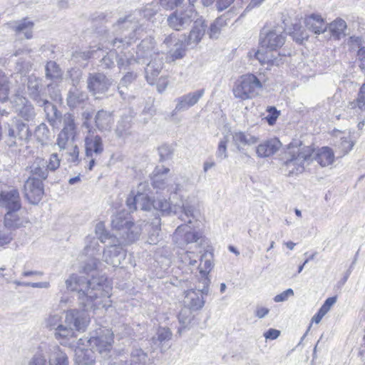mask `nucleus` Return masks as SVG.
I'll use <instances>...</instances> for the list:
<instances>
[{
	"mask_svg": "<svg viewBox=\"0 0 365 365\" xmlns=\"http://www.w3.org/2000/svg\"><path fill=\"white\" fill-rule=\"evenodd\" d=\"M0 202L7 211L20 210V208H21V197L18 190L11 189L9 190L2 191L0 194Z\"/></svg>",
	"mask_w": 365,
	"mask_h": 365,
	"instance_id": "obj_22",
	"label": "nucleus"
},
{
	"mask_svg": "<svg viewBox=\"0 0 365 365\" xmlns=\"http://www.w3.org/2000/svg\"><path fill=\"white\" fill-rule=\"evenodd\" d=\"M153 209L160 211L163 215H170L171 213L178 214L180 207H177V205H171L165 199H157L154 200Z\"/></svg>",
	"mask_w": 365,
	"mask_h": 365,
	"instance_id": "obj_39",
	"label": "nucleus"
},
{
	"mask_svg": "<svg viewBox=\"0 0 365 365\" xmlns=\"http://www.w3.org/2000/svg\"><path fill=\"white\" fill-rule=\"evenodd\" d=\"M140 63L137 57L133 56H128L125 53L119 56L117 59V64L120 70L130 69L135 64Z\"/></svg>",
	"mask_w": 365,
	"mask_h": 365,
	"instance_id": "obj_47",
	"label": "nucleus"
},
{
	"mask_svg": "<svg viewBox=\"0 0 365 365\" xmlns=\"http://www.w3.org/2000/svg\"><path fill=\"white\" fill-rule=\"evenodd\" d=\"M114 28L120 35L112 41L113 46L117 48H125L131 45L143 31L142 25L134 14L120 19L114 25Z\"/></svg>",
	"mask_w": 365,
	"mask_h": 365,
	"instance_id": "obj_3",
	"label": "nucleus"
},
{
	"mask_svg": "<svg viewBox=\"0 0 365 365\" xmlns=\"http://www.w3.org/2000/svg\"><path fill=\"white\" fill-rule=\"evenodd\" d=\"M198 253L200 254L199 257L200 263L199 264H197L196 269L199 270L201 276L200 282L202 284V292L203 293H208V287L210 280L207 276L213 267L212 262V255L210 252L202 250V248L198 250Z\"/></svg>",
	"mask_w": 365,
	"mask_h": 365,
	"instance_id": "obj_11",
	"label": "nucleus"
},
{
	"mask_svg": "<svg viewBox=\"0 0 365 365\" xmlns=\"http://www.w3.org/2000/svg\"><path fill=\"white\" fill-rule=\"evenodd\" d=\"M207 25L202 19H197L195 21L194 25L185 40V44L190 48H194L201 41L205 34Z\"/></svg>",
	"mask_w": 365,
	"mask_h": 365,
	"instance_id": "obj_24",
	"label": "nucleus"
},
{
	"mask_svg": "<svg viewBox=\"0 0 365 365\" xmlns=\"http://www.w3.org/2000/svg\"><path fill=\"white\" fill-rule=\"evenodd\" d=\"M63 130L72 132L76 134V125L75 123V117L70 113H66L63 115Z\"/></svg>",
	"mask_w": 365,
	"mask_h": 365,
	"instance_id": "obj_54",
	"label": "nucleus"
},
{
	"mask_svg": "<svg viewBox=\"0 0 365 365\" xmlns=\"http://www.w3.org/2000/svg\"><path fill=\"white\" fill-rule=\"evenodd\" d=\"M173 240L180 246L195 242L200 250L205 238L200 232L192 230L189 225L185 224L177 227L173 235Z\"/></svg>",
	"mask_w": 365,
	"mask_h": 365,
	"instance_id": "obj_9",
	"label": "nucleus"
},
{
	"mask_svg": "<svg viewBox=\"0 0 365 365\" xmlns=\"http://www.w3.org/2000/svg\"><path fill=\"white\" fill-rule=\"evenodd\" d=\"M177 207H180V209L178 210V213L182 212L184 216L187 217V223L190 224L192 222L191 218L194 219L196 217L197 210L195 207L187 202L182 203V205H177Z\"/></svg>",
	"mask_w": 365,
	"mask_h": 365,
	"instance_id": "obj_53",
	"label": "nucleus"
},
{
	"mask_svg": "<svg viewBox=\"0 0 365 365\" xmlns=\"http://www.w3.org/2000/svg\"><path fill=\"white\" fill-rule=\"evenodd\" d=\"M4 227L9 230L26 227L29 223L26 211L23 210H13L7 211L4 215Z\"/></svg>",
	"mask_w": 365,
	"mask_h": 365,
	"instance_id": "obj_15",
	"label": "nucleus"
},
{
	"mask_svg": "<svg viewBox=\"0 0 365 365\" xmlns=\"http://www.w3.org/2000/svg\"><path fill=\"white\" fill-rule=\"evenodd\" d=\"M101 246L98 240L95 237H88L86 238V245L84 248V252L86 255L94 257L100 251Z\"/></svg>",
	"mask_w": 365,
	"mask_h": 365,
	"instance_id": "obj_50",
	"label": "nucleus"
},
{
	"mask_svg": "<svg viewBox=\"0 0 365 365\" xmlns=\"http://www.w3.org/2000/svg\"><path fill=\"white\" fill-rule=\"evenodd\" d=\"M41 80L34 76H31L28 79V93L30 98L36 103H41L44 99L41 93Z\"/></svg>",
	"mask_w": 365,
	"mask_h": 365,
	"instance_id": "obj_32",
	"label": "nucleus"
},
{
	"mask_svg": "<svg viewBox=\"0 0 365 365\" xmlns=\"http://www.w3.org/2000/svg\"><path fill=\"white\" fill-rule=\"evenodd\" d=\"M154 56V58H151L152 60L147 63V66L145 68V77L148 80L149 78L153 80L155 77H157L160 73L163 66V57H160V56Z\"/></svg>",
	"mask_w": 365,
	"mask_h": 365,
	"instance_id": "obj_34",
	"label": "nucleus"
},
{
	"mask_svg": "<svg viewBox=\"0 0 365 365\" xmlns=\"http://www.w3.org/2000/svg\"><path fill=\"white\" fill-rule=\"evenodd\" d=\"M281 146L282 143L277 138H270L256 147V153L259 158H267L275 154Z\"/></svg>",
	"mask_w": 365,
	"mask_h": 365,
	"instance_id": "obj_27",
	"label": "nucleus"
},
{
	"mask_svg": "<svg viewBox=\"0 0 365 365\" xmlns=\"http://www.w3.org/2000/svg\"><path fill=\"white\" fill-rule=\"evenodd\" d=\"M11 103L19 117L28 122L34 120L36 117L34 108L25 97L17 94L13 98Z\"/></svg>",
	"mask_w": 365,
	"mask_h": 365,
	"instance_id": "obj_16",
	"label": "nucleus"
},
{
	"mask_svg": "<svg viewBox=\"0 0 365 365\" xmlns=\"http://www.w3.org/2000/svg\"><path fill=\"white\" fill-rule=\"evenodd\" d=\"M262 88L261 81L254 74L244 75L233 88L234 96L241 100L256 96Z\"/></svg>",
	"mask_w": 365,
	"mask_h": 365,
	"instance_id": "obj_5",
	"label": "nucleus"
},
{
	"mask_svg": "<svg viewBox=\"0 0 365 365\" xmlns=\"http://www.w3.org/2000/svg\"><path fill=\"white\" fill-rule=\"evenodd\" d=\"M45 71L46 77L49 79H58L62 76V72L58 65L53 61L47 62Z\"/></svg>",
	"mask_w": 365,
	"mask_h": 365,
	"instance_id": "obj_49",
	"label": "nucleus"
},
{
	"mask_svg": "<svg viewBox=\"0 0 365 365\" xmlns=\"http://www.w3.org/2000/svg\"><path fill=\"white\" fill-rule=\"evenodd\" d=\"M307 28L316 34H319L326 31L327 26L323 19L315 14H312L305 19Z\"/></svg>",
	"mask_w": 365,
	"mask_h": 365,
	"instance_id": "obj_36",
	"label": "nucleus"
},
{
	"mask_svg": "<svg viewBox=\"0 0 365 365\" xmlns=\"http://www.w3.org/2000/svg\"><path fill=\"white\" fill-rule=\"evenodd\" d=\"M4 130L9 147L16 146L17 140L29 141L31 136L29 125L19 118H12L5 125Z\"/></svg>",
	"mask_w": 365,
	"mask_h": 365,
	"instance_id": "obj_6",
	"label": "nucleus"
},
{
	"mask_svg": "<svg viewBox=\"0 0 365 365\" xmlns=\"http://www.w3.org/2000/svg\"><path fill=\"white\" fill-rule=\"evenodd\" d=\"M346 28V23L341 19H337L332 21L329 26V32L336 38H340L341 36H344V31Z\"/></svg>",
	"mask_w": 365,
	"mask_h": 365,
	"instance_id": "obj_44",
	"label": "nucleus"
},
{
	"mask_svg": "<svg viewBox=\"0 0 365 365\" xmlns=\"http://www.w3.org/2000/svg\"><path fill=\"white\" fill-rule=\"evenodd\" d=\"M205 93V89H200L192 93L177 98V104L175 108V112H180L187 110L189 108L195 106Z\"/></svg>",
	"mask_w": 365,
	"mask_h": 365,
	"instance_id": "obj_23",
	"label": "nucleus"
},
{
	"mask_svg": "<svg viewBox=\"0 0 365 365\" xmlns=\"http://www.w3.org/2000/svg\"><path fill=\"white\" fill-rule=\"evenodd\" d=\"M267 111L269 113L266 117L267 121L269 125H272L275 123L277 118L279 115V111H278L274 107H268Z\"/></svg>",
	"mask_w": 365,
	"mask_h": 365,
	"instance_id": "obj_63",
	"label": "nucleus"
},
{
	"mask_svg": "<svg viewBox=\"0 0 365 365\" xmlns=\"http://www.w3.org/2000/svg\"><path fill=\"white\" fill-rule=\"evenodd\" d=\"M111 83V80L102 73H89L87 78V88L93 96L105 93Z\"/></svg>",
	"mask_w": 365,
	"mask_h": 365,
	"instance_id": "obj_14",
	"label": "nucleus"
},
{
	"mask_svg": "<svg viewBox=\"0 0 365 365\" xmlns=\"http://www.w3.org/2000/svg\"><path fill=\"white\" fill-rule=\"evenodd\" d=\"M85 340L80 339L75 349V365H96L94 351L91 349L82 347Z\"/></svg>",
	"mask_w": 365,
	"mask_h": 365,
	"instance_id": "obj_19",
	"label": "nucleus"
},
{
	"mask_svg": "<svg viewBox=\"0 0 365 365\" xmlns=\"http://www.w3.org/2000/svg\"><path fill=\"white\" fill-rule=\"evenodd\" d=\"M172 333L168 328H159L158 330V340L165 342L171 339Z\"/></svg>",
	"mask_w": 365,
	"mask_h": 365,
	"instance_id": "obj_64",
	"label": "nucleus"
},
{
	"mask_svg": "<svg viewBox=\"0 0 365 365\" xmlns=\"http://www.w3.org/2000/svg\"><path fill=\"white\" fill-rule=\"evenodd\" d=\"M158 153L160 157V160H165L172 157L173 150L170 146L163 145L158 148Z\"/></svg>",
	"mask_w": 365,
	"mask_h": 365,
	"instance_id": "obj_61",
	"label": "nucleus"
},
{
	"mask_svg": "<svg viewBox=\"0 0 365 365\" xmlns=\"http://www.w3.org/2000/svg\"><path fill=\"white\" fill-rule=\"evenodd\" d=\"M76 135V134L74 133L62 129L58 135L56 143L60 150L68 149L69 142H73L75 140Z\"/></svg>",
	"mask_w": 365,
	"mask_h": 365,
	"instance_id": "obj_42",
	"label": "nucleus"
},
{
	"mask_svg": "<svg viewBox=\"0 0 365 365\" xmlns=\"http://www.w3.org/2000/svg\"><path fill=\"white\" fill-rule=\"evenodd\" d=\"M9 85L6 77L2 71H0V101L4 102L9 97Z\"/></svg>",
	"mask_w": 365,
	"mask_h": 365,
	"instance_id": "obj_55",
	"label": "nucleus"
},
{
	"mask_svg": "<svg viewBox=\"0 0 365 365\" xmlns=\"http://www.w3.org/2000/svg\"><path fill=\"white\" fill-rule=\"evenodd\" d=\"M130 222V219L126 217L125 213L120 212L113 216L111 225L113 229L119 233L125 226H128Z\"/></svg>",
	"mask_w": 365,
	"mask_h": 365,
	"instance_id": "obj_43",
	"label": "nucleus"
},
{
	"mask_svg": "<svg viewBox=\"0 0 365 365\" xmlns=\"http://www.w3.org/2000/svg\"><path fill=\"white\" fill-rule=\"evenodd\" d=\"M228 141L229 139L227 136H225L222 139L220 140L218 144L217 150L216 152L217 158L221 159H225L227 158V144Z\"/></svg>",
	"mask_w": 365,
	"mask_h": 365,
	"instance_id": "obj_56",
	"label": "nucleus"
},
{
	"mask_svg": "<svg viewBox=\"0 0 365 365\" xmlns=\"http://www.w3.org/2000/svg\"><path fill=\"white\" fill-rule=\"evenodd\" d=\"M138 208L145 210L150 211L154 207V200H151L148 193H143L138 195Z\"/></svg>",
	"mask_w": 365,
	"mask_h": 365,
	"instance_id": "obj_52",
	"label": "nucleus"
},
{
	"mask_svg": "<svg viewBox=\"0 0 365 365\" xmlns=\"http://www.w3.org/2000/svg\"><path fill=\"white\" fill-rule=\"evenodd\" d=\"M27 170L32 177H38L41 180H46L48 175L47 161L42 158H36L31 164L27 167Z\"/></svg>",
	"mask_w": 365,
	"mask_h": 365,
	"instance_id": "obj_28",
	"label": "nucleus"
},
{
	"mask_svg": "<svg viewBox=\"0 0 365 365\" xmlns=\"http://www.w3.org/2000/svg\"><path fill=\"white\" fill-rule=\"evenodd\" d=\"M125 252L120 246V244H115L104 250L103 259L108 264L114 267H118L121 264L122 260L125 259Z\"/></svg>",
	"mask_w": 365,
	"mask_h": 365,
	"instance_id": "obj_21",
	"label": "nucleus"
},
{
	"mask_svg": "<svg viewBox=\"0 0 365 365\" xmlns=\"http://www.w3.org/2000/svg\"><path fill=\"white\" fill-rule=\"evenodd\" d=\"M184 0H159L160 5L166 10H173L180 6Z\"/></svg>",
	"mask_w": 365,
	"mask_h": 365,
	"instance_id": "obj_60",
	"label": "nucleus"
},
{
	"mask_svg": "<svg viewBox=\"0 0 365 365\" xmlns=\"http://www.w3.org/2000/svg\"><path fill=\"white\" fill-rule=\"evenodd\" d=\"M44 195L43 181L35 177H29L24 183V196L31 204L36 205Z\"/></svg>",
	"mask_w": 365,
	"mask_h": 365,
	"instance_id": "obj_12",
	"label": "nucleus"
},
{
	"mask_svg": "<svg viewBox=\"0 0 365 365\" xmlns=\"http://www.w3.org/2000/svg\"><path fill=\"white\" fill-rule=\"evenodd\" d=\"M61 159L57 153H53L50 155L49 160L47 162L48 170L54 171L60 166Z\"/></svg>",
	"mask_w": 365,
	"mask_h": 365,
	"instance_id": "obj_62",
	"label": "nucleus"
},
{
	"mask_svg": "<svg viewBox=\"0 0 365 365\" xmlns=\"http://www.w3.org/2000/svg\"><path fill=\"white\" fill-rule=\"evenodd\" d=\"M34 136L41 144L46 143L50 137V131L48 126L44 123H41L36 128Z\"/></svg>",
	"mask_w": 365,
	"mask_h": 365,
	"instance_id": "obj_51",
	"label": "nucleus"
},
{
	"mask_svg": "<svg viewBox=\"0 0 365 365\" xmlns=\"http://www.w3.org/2000/svg\"><path fill=\"white\" fill-rule=\"evenodd\" d=\"M87 342L104 360L110 359L114 343L113 333L108 329H103L100 334L91 337Z\"/></svg>",
	"mask_w": 365,
	"mask_h": 365,
	"instance_id": "obj_7",
	"label": "nucleus"
},
{
	"mask_svg": "<svg viewBox=\"0 0 365 365\" xmlns=\"http://www.w3.org/2000/svg\"><path fill=\"white\" fill-rule=\"evenodd\" d=\"M103 282V278L101 279L92 278L87 282L86 290H78L79 303L83 305V309L81 310L76 309L68 310L66 313V319H84L86 317L85 312L88 311V308L93 307L94 299L108 297L104 292Z\"/></svg>",
	"mask_w": 365,
	"mask_h": 365,
	"instance_id": "obj_2",
	"label": "nucleus"
},
{
	"mask_svg": "<svg viewBox=\"0 0 365 365\" xmlns=\"http://www.w3.org/2000/svg\"><path fill=\"white\" fill-rule=\"evenodd\" d=\"M136 73L133 71H128L120 79L118 86V91L123 98H125V93L123 88H127L128 86L136 79Z\"/></svg>",
	"mask_w": 365,
	"mask_h": 365,
	"instance_id": "obj_45",
	"label": "nucleus"
},
{
	"mask_svg": "<svg viewBox=\"0 0 365 365\" xmlns=\"http://www.w3.org/2000/svg\"><path fill=\"white\" fill-rule=\"evenodd\" d=\"M87 99L88 95L86 92L74 87L68 91L66 101L68 107L75 108L83 105Z\"/></svg>",
	"mask_w": 365,
	"mask_h": 365,
	"instance_id": "obj_33",
	"label": "nucleus"
},
{
	"mask_svg": "<svg viewBox=\"0 0 365 365\" xmlns=\"http://www.w3.org/2000/svg\"><path fill=\"white\" fill-rule=\"evenodd\" d=\"M198 254L192 251H183L179 254V259L185 266L189 267L191 272H193L197 267L200 257Z\"/></svg>",
	"mask_w": 365,
	"mask_h": 365,
	"instance_id": "obj_38",
	"label": "nucleus"
},
{
	"mask_svg": "<svg viewBox=\"0 0 365 365\" xmlns=\"http://www.w3.org/2000/svg\"><path fill=\"white\" fill-rule=\"evenodd\" d=\"M49 365H69L67 355L58 346H53L51 349Z\"/></svg>",
	"mask_w": 365,
	"mask_h": 365,
	"instance_id": "obj_40",
	"label": "nucleus"
},
{
	"mask_svg": "<svg viewBox=\"0 0 365 365\" xmlns=\"http://www.w3.org/2000/svg\"><path fill=\"white\" fill-rule=\"evenodd\" d=\"M284 31L282 26H277L271 29L264 28L260 34L261 47L276 50L282 46L285 41Z\"/></svg>",
	"mask_w": 365,
	"mask_h": 365,
	"instance_id": "obj_8",
	"label": "nucleus"
},
{
	"mask_svg": "<svg viewBox=\"0 0 365 365\" xmlns=\"http://www.w3.org/2000/svg\"><path fill=\"white\" fill-rule=\"evenodd\" d=\"M114 123L113 112L101 109L98 110L94 116V124L96 128L100 132L110 130Z\"/></svg>",
	"mask_w": 365,
	"mask_h": 365,
	"instance_id": "obj_25",
	"label": "nucleus"
},
{
	"mask_svg": "<svg viewBox=\"0 0 365 365\" xmlns=\"http://www.w3.org/2000/svg\"><path fill=\"white\" fill-rule=\"evenodd\" d=\"M88 321H63L55 331L57 339H66L76 336V331H83L88 326Z\"/></svg>",
	"mask_w": 365,
	"mask_h": 365,
	"instance_id": "obj_13",
	"label": "nucleus"
},
{
	"mask_svg": "<svg viewBox=\"0 0 365 365\" xmlns=\"http://www.w3.org/2000/svg\"><path fill=\"white\" fill-rule=\"evenodd\" d=\"M314 149L302 143H291L282 157V170L288 175L302 173L313 160Z\"/></svg>",
	"mask_w": 365,
	"mask_h": 365,
	"instance_id": "obj_1",
	"label": "nucleus"
},
{
	"mask_svg": "<svg viewBox=\"0 0 365 365\" xmlns=\"http://www.w3.org/2000/svg\"><path fill=\"white\" fill-rule=\"evenodd\" d=\"M315 160L322 167L331 165L334 160V154L328 147H322L316 154Z\"/></svg>",
	"mask_w": 365,
	"mask_h": 365,
	"instance_id": "obj_37",
	"label": "nucleus"
},
{
	"mask_svg": "<svg viewBox=\"0 0 365 365\" xmlns=\"http://www.w3.org/2000/svg\"><path fill=\"white\" fill-rule=\"evenodd\" d=\"M232 142L237 151L245 153L246 146H252L257 144L259 138L249 132L235 130L231 133Z\"/></svg>",
	"mask_w": 365,
	"mask_h": 365,
	"instance_id": "obj_17",
	"label": "nucleus"
},
{
	"mask_svg": "<svg viewBox=\"0 0 365 365\" xmlns=\"http://www.w3.org/2000/svg\"><path fill=\"white\" fill-rule=\"evenodd\" d=\"M169 168L163 166H157L153 170L151 176L152 186L156 190V192L164 190L168 187V179L167 174Z\"/></svg>",
	"mask_w": 365,
	"mask_h": 365,
	"instance_id": "obj_26",
	"label": "nucleus"
},
{
	"mask_svg": "<svg viewBox=\"0 0 365 365\" xmlns=\"http://www.w3.org/2000/svg\"><path fill=\"white\" fill-rule=\"evenodd\" d=\"M130 118L129 116H123L118 122L115 134L118 138H123L130 134Z\"/></svg>",
	"mask_w": 365,
	"mask_h": 365,
	"instance_id": "obj_41",
	"label": "nucleus"
},
{
	"mask_svg": "<svg viewBox=\"0 0 365 365\" xmlns=\"http://www.w3.org/2000/svg\"><path fill=\"white\" fill-rule=\"evenodd\" d=\"M159 10V6L156 4H148L141 11L142 15L146 19H150L155 15Z\"/></svg>",
	"mask_w": 365,
	"mask_h": 365,
	"instance_id": "obj_59",
	"label": "nucleus"
},
{
	"mask_svg": "<svg viewBox=\"0 0 365 365\" xmlns=\"http://www.w3.org/2000/svg\"><path fill=\"white\" fill-rule=\"evenodd\" d=\"M37 105L43 107L46 118L52 126H54L56 120L61 118V113L58 110L56 106L48 100L44 98L41 103H38Z\"/></svg>",
	"mask_w": 365,
	"mask_h": 365,
	"instance_id": "obj_35",
	"label": "nucleus"
},
{
	"mask_svg": "<svg viewBox=\"0 0 365 365\" xmlns=\"http://www.w3.org/2000/svg\"><path fill=\"white\" fill-rule=\"evenodd\" d=\"M184 294V305L191 311L200 310L205 304L203 294H207V293H203L200 287L197 291L191 289L185 291Z\"/></svg>",
	"mask_w": 365,
	"mask_h": 365,
	"instance_id": "obj_20",
	"label": "nucleus"
},
{
	"mask_svg": "<svg viewBox=\"0 0 365 365\" xmlns=\"http://www.w3.org/2000/svg\"><path fill=\"white\" fill-rule=\"evenodd\" d=\"M100 263L98 259L91 257L88 259L85 264L82 267L83 272L89 274L91 272L97 269L98 264Z\"/></svg>",
	"mask_w": 365,
	"mask_h": 365,
	"instance_id": "obj_58",
	"label": "nucleus"
},
{
	"mask_svg": "<svg viewBox=\"0 0 365 365\" xmlns=\"http://www.w3.org/2000/svg\"><path fill=\"white\" fill-rule=\"evenodd\" d=\"M154 56H160L155 51V41L151 36L146 37L138 45L136 57L140 63H145L149 58Z\"/></svg>",
	"mask_w": 365,
	"mask_h": 365,
	"instance_id": "obj_18",
	"label": "nucleus"
},
{
	"mask_svg": "<svg viewBox=\"0 0 365 365\" xmlns=\"http://www.w3.org/2000/svg\"><path fill=\"white\" fill-rule=\"evenodd\" d=\"M196 12L193 8H187L184 11L176 10L168 18L170 27L180 31L186 28L195 19Z\"/></svg>",
	"mask_w": 365,
	"mask_h": 365,
	"instance_id": "obj_10",
	"label": "nucleus"
},
{
	"mask_svg": "<svg viewBox=\"0 0 365 365\" xmlns=\"http://www.w3.org/2000/svg\"><path fill=\"white\" fill-rule=\"evenodd\" d=\"M227 25L226 19L223 16L217 18L210 25L209 36L211 38H217L220 34L221 30Z\"/></svg>",
	"mask_w": 365,
	"mask_h": 365,
	"instance_id": "obj_46",
	"label": "nucleus"
},
{
	"mask_svg": "<svg viewBox=\"0 0 365 365\" xmlns=\"http://www.w3.org/2000/svg\"><path fill=\"white\" fill-rule=\"evenodd\" d=\"M95 233L98 239L102 243H108L107 247L114 245L115 244H120V240L115 236L110 234L105 228V225L103 222H99L95 227Z\"/></svg>",
	"mask_w": 365,
	"mask_h": 365,
	"instance_id": "obj_31",
	"label": "nucleus"
},
{
	"mask_svg": "<svg viewBox=\"0 0 365 365\" xmlns=\"http://www.w3.org/2000/svg\"><path fill=\"white\" fill-rule=\"evenodd\" d=\"M8 25L15 32L24 34L26 38H32L34 24L29 19L25 18L20 21H11Z\"/></svg>",
	"mask_w": 365,
	"mask_h": 365,
	"instance_id": "obj_29",
	"label": "nucleus"
},
{
	"mask_svg": "<svg viewBox=\"0 0 365 365\" xmlns=\"http://www.w3.org/2000/svg\"><path fill=\"white\" fill-rule=\"evenodd\" d=\"M85 160L88 162V169L98 163L104 152L103 141L96 129H89L84 138Z\"/></svg>",
	"mask_w": 365,
	"mask_h": 365,
	"instance_id": "obj_4",
	"label": "nucleus"
},
{
	"mask_svg": "<svg viewBox=\"0 0 365 365\" xmlns=\"http://www.w3.org/2000/svg\"><path fill=\"white\" fill-rule=\"evenodd\" d=\"M141 233V229L139 225L130 222L128 226H125L118 235L125 243H133L136 241Z\"/></svg>",
	"mask_w": 365,
	"mask_h": 365,
	"instance_id": "obj_30",
	"label": "nucleus"
},
{
	"mask_svg": "<svg viewBox=\"0 0 365 365\" xmlns=\"http://www.w3.org/2000/svg\"><path fill=\"white\" fill-rule=\"evenodd\" d=\"M148 355L141 349H135L130 354V365H145Z\"/></svg>",
	"mask_w": 365,
	"mask_h": 365,
	"instance_id": "obj_48",
	"label": "nucleus"
},
{
	"mask_svg": "<svg viewBox=\"0 0 365 365\" xmlns=\"http://www.w3.org/2000/svg\"><path fill=\"white\" fill-rule=\"evenodd\" d=\"M116 58V56L113 53H110L105 56L100 61V66L103 69H110L114 65V58Z\"/></svg>",
	"mask_w": 365,
	"mask_h": 365,
	"instance_id": "obj_57",
	"label": "nucleus"
}]
</instances>
